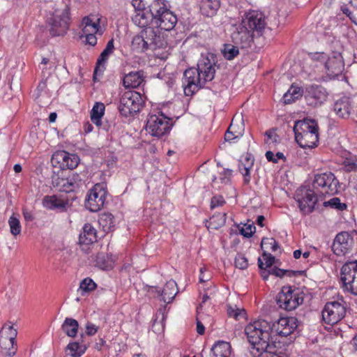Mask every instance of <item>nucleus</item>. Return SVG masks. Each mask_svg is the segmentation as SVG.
<instances>
[{
  "instance_id": "nucleus-1",
  "label": "nucleus",
  "mask_w": 357,
  "mask_h": 357,
  "mask_svg": "<svg viewBox=\"0 0 357 357\" xmlns=\"http://www.w3.org/2000/svg\"><path fill=\"white\" fill-rule=\"evenodd\" d=\"M298 327L295 317H280L271 324L264 319H259L248 324L245 333L250 344V352L253 357H261L264 351H272L274 347L273 333L280 336L291 335Z\"/></svg>"
},
{
  "instance_id": "nucleus-2",
  "label": "nucleus",
  "mask_w": 357,
  "mask_h": 357,
  "mask_svg": "<svg viewBox=\"0 0 357 357\" xmlns=\"http://www.w3.org/2000/svg\"><path fill=\"white\" fill-rule=\"evenodd\" d=\"M295 139L303 149H313L319 142V126L315 120L304 119L295 122Z\"/></svg>"
},
{
  "instance_id": "nucleus-3",
  "label": "nucleus",
  "mask_w": 357,
  "mask_h": 357,
  "mask_svg": "<svg viewBox=\"0 0 357 357\" xmlns=\"http://www.w3.org/2000/svg\"><path fill=\"white\" fill-rule=\"evenodd\" d=\"M167 45L163 36L159 33V30L149 27L143 29L140 34L134 36L132 40V48L137 52H144L150 49L165 47Z\"/></svg>"
},
{
  "instance_id": "nucleus-4",
  "label": "nucleus",
  "mask_w": 357,
  "mask_h": 357,
  "mask_svg": "<svg viewBox=\"0 0 357 357\" xmlns=\"http://www.w3.org/2000/svg\"><path fill=\"white\" fill-rule=\"evenodd\" d=\"M150 10L154 17V23L161 30L171 31L176 26L178 19L176 15L171 11L165 0H154L150 5Z\"/></svg>"
},
{
  "instance_id": "nucleus-5",
  "label": "nucleus",
  "mask_w": 357,
  "mask_h": 357,
  "mask_svg": "<svg viewBox=\"0 0 357 357\" xmlns=\"http://www.w3.org/2000/svg\"><path fill=\"white\" fill-rule=\"evenodd\" d=\"M303 293L294 286H284L276 298L278 306L287 311L297 308L303 302Z\"/></svg>"
},
{
  "instance_id": "nucleus-6",
  "label": "nucleus",
  "mask_w": 357,
  "mask_h": 357,
  "mask_svg": "<svg viewBox=\"0 0 357 357\" xmlns=\"http://www.w3.org/2000/svg\"><path fill=\"white\" fill-rule=\"evenodd\" d=\"M172 119L162 112L149 115L146 129L153 137H161L168 134L172 127Z\"/></svg>"
},
{
  "instance_id": "nucleus-7",
  "label": "nucleus",
  "mask_w": 357,
  "mask_h": 357,
  "mask_svg": "<svg viewBox=\"0 0 357 357\" xmlns=\"http://www.w3.org/2000/svg\"><path fill=\"white\" fill-rule=\"evenodd\" d=\"M49 31L52 36L66 34L70 24V8L66 6L63 10H55L47 20Z\"/></svg>"
},
{
  "instance_id": "nucleus-8",
  "label": "nucleus",
  "mask_w": 357,
  "mask_h": 357,
  "mask_svg": "<svg viewBox=\"0 0 357 357\" xmlns=\"http://www.w3.org/2000/svg\"><path fill=\"white\" fill-rule=\"evenodd\" d=\"M142 106L141 94L135 91H127L120 98L119 110L122 116L128 117L138 113Z\"/></svg>"
},
{
  "instance_id": "nucleus-9",
  "label": "nucleus",
  "mask_w": 357,
  "mask_h": 357,
  "mask_svg": "<svg viewBox=\"0 0 357 357\" xmlns=\"http://www.w3.org/2000/svg\"><path fill=\"white\" fill-rule=\"evenodd\" d=\"M17 331L10 323L5 324L0 330V347L6 356L13 357L17 350L16 337Z\"/></svg>"
},
{
  "instance_id": "nucleus-10",
  "label": "nucleus",
  "mask_w": 357,
  "mask_h": 357,
  "mask_svg": "<svg viewBox=\"0 0 357 357\" xmlns=\"http://www.w3.org/2000/svg\"><path fill=\"white\" fill-rule=\"evenodd\" d=\"M313 188L321 195H333L337 193L340 183L335 175L332 172H328L315 175Z\"/></svg>"
},
{
  "instance_id": "nucleus-11",
  "label": "nucleus",
  "mask_w": 357,
  "mask_h": 357,
  "mask_svg": "<svg viewBox=\"0 0 357 357\" xmlns=\"http://www.w3.org/2000/svg\"><path fill=\"white\" fill-rule=\"evenodd\" d=\"M341 281L344 291L357 295V261H349L342 266Z\"/></svg>"
},
{
  "instance_id": "nucleus-12",
  "label": "nucleus",
  "mask_w": 357,
  "mask_h": 357,
  "mask_svg": "<svg viewBox=\"0 0 357 357\" xmlns=\"http://www.w3.org/2000/svg\"><path fill=\"white\" fill-rule=\"evenodd\" d=\"M107 195L105 184L96 183L89 190L85 206L92 212L99 211L104 206Z\"/></svg>"
},
{
  "instance_id": "nucleus-13",
  "label": "nucleus",
  "mask_w": 357,
  "mask_h": 357,
  "mask_svg": "<svg viewBox=\"0 0 357 357\" xmlns=\"http://www.w3.org/2000/svg\"><path fill=\"white\" fill-rule=\"evenodd\" d=\"M346 307L338 301L328 302L322 310L323 321L333 326L340 321L346 315Z\"/></svg>"
},
{
  "instance_id": "nucleus-14",
  "label": "nucleus",
  "mask_w": 357,
  "mask_h": 357,
  "mask_svg": "<svg viewBox=\"0 0 357 357\" xmlns=\"http://www.w3.org/2000/svg\"><path fill=\"white\" fill-rule=\"evenodd\" d=\"M196 68H190L185 70L182 83L185 96H192L204 87V81L201 79Z\"/></svg>"
},
{
  "instance_id": "nucleus-15",
  "label": "nucleus",
  "mask_w": 357,
  "mask_h": 357,
  "mask_svg": "<svg viewBox=\"0 0 357 357\" xmlns=\"http://www.w3.org/2000/svg\"><path fill=\"white\" fill-rule=\"evenodd\" d=\"M82 178L79 174L73 173L68 177L56 176L52 178V185L60 192H73L82 185Z\"/></svg>"
},
{
  "instance_id": "nucleus-16",
  "label": "nucleus",
  "mask_w": 357,
  "mask_h": 357,
  "mask_svg": "<svg viewBox=\"0 0 357 357\" xmlns=\"http://www.w3.org/2000/svg\"><path fill=\"white\" fill-rule=\"evenodd\" d=\"M255 35L252 31L241 21V23L235 24L231 32V39L234 44L241 48L250 47L253 42Z\"/></svg>"
},
{
  "instance_id": "nucleus-17",
  "label": "nucleus",
  "mask_w": 357,
  "mask_h": 357,
  "mask_svg": "<svg viewBox=\"0 0 357 357\" xmlns=\"http://www.w3.org/2000/svg\"><path fill=\"white\" fill-rule=\"evenodd\" d=\"M242 21L254 35L256 33L259 36L266 26L264 15L257 10H250L247 13Z\"/></svg>"
},
{
  "instance_id": "nucleus-18",
  "label": "nucleus",
  "mask_w": 357,
  "mask_h": 357,
  "mask_svg": "<svg viewBox=\"0 0 357 357\" xmlns=\"http://www.w3.org/2000/svg\"><path fill=\"white\" fill-rule=\"evenodd\" d=\"M296 199L301 211L304 214L312 212L317 202L314 191L310 189L297 191Z\"/></svg>"
},
{
  "instance_id": "nucleus-19",
  "label": "nucleus",
  "mask_w": 357,
  "mask_h": 357,
  "mask_svg": "<svg viewBox=\"0 0 357 357\" xmlns=\"http://www.w3.org/2000/svg\"><path fill=\"white\" fill-rule=\"evenodd\" d=\"M328 93L321 85L312 84L306 87L305 98L308 105L317 107L327 99Z\"/></svg>"
},
{
  "instance_id": "nucleus-20",
  "label": "nucleus",
  "mask_w": 357,
  "mask_h": 357,
  "mask_svg": "<svg viewBox=\"0 0 357 357\" xmlns=\"http://www.w3.org/2000/svg\"><path fill=\"white\" fill-rule=\"evenodd\" d=\"M353 243L351 235L347 231H342L336 235L332 250L337 256H344L351 250Z\"/></svg>"
},
{
  "instance_id": "nucleus-21",
  "label": "nucleus",
  "mask_w": 357,
  "mask_h": 357,
  "mask_svg": "<svg viewBox=\"0 0 357 357\" xmlns=\"http://www.w3.org/2000/svg\"><path fill=\"white\" fill-rule=\"evenodd\" d=\"M344 63L340 52H333L328 55L327 61L324 64L326 74L330 77H337L344 70Z\"/></svg>"
},
{
  "instance_id": "nucleus-22",
  "label": "nucleus",
  "mask_w": 357,
  "mask_h": 357,
  "mask_svg": "<svg viewBox=\"0 0 357 357\" xmlns=\"http://www.w3.org/2000/svg\"><path fill=\"white\" fill-rule=\"evenodd\" d=\"M137 0H132V5L135 8V14L132 17V22L141 28H149V23L151 21L154 22V17L152 12L149 10L142 8L140 2L138 3V6L136 7Z\"/></svg>"
},
{
  "instance_id": "nucleus-23",
  "label": "nucleus",
  "mask_w": 357,
  "mask_h": 357,
  "mask_svg": "<svg viewBox=\"0 0 357 357\" xmlns=\"http://www.w3.org/2000/svg\"><path fill=\"white\" fill-rule=\"evenodd\" d=\"M196 69L199 72L201 79L204 81V85L214 78L215 73L214 63L208 57H202L199 59Z\"/></svg>"
},
{
  "instance_id": "nucleus-24",
  "label": "nucleus",
  "mask_w": 357,
  "mask_h": 357,
  "mask_svg": "<svg viewBox=\"0 0 357 357\" xmlns=\"http://www.w3.org/2000/svg\"><path fill=\"white\" fill-rule=\"evenodd\" d=\"M53 159L56 160L62 169H73L79 163V158L76 154L69 153L65 151L56 152L53 155Z\"/></svg>"
},
{
  "instance_id": "nucleus-25",
  "label": "nucleus",
  "mask_w": 357,
  "mask_h": 357,
  "mask_svg": "<svg viewBox=\"0 0 357 357\" xmlns=\"http://www.w3.org/2000/svg\"><path fill=\"white\" fill-rule=\"evenodd\" d=\"M100 18L97 15H91L84 17L82 21V34L98 33L102 35L103 31L100 27Z\"/></svg>"
},
{
  "instance_id": "nucleus-26",
  "label": "nucleus",
  "mask_w": 357,
  "mask_h": 357,
  "mask_svg": "<svg viewBox=\"0 0 357 357\" xmlns=\"http://www.w3.org/2000/svg\"><path fill=\"white\" fill-rule=\"evenodd\" d=\"M43 206L49 210L66 211L68 201L57 195H46L43 199Z\"/></svg>"
},
{
  "instance_id": "nucleus-27",
  "label": "nucleus",
  "mask_w": 357,
  "mask_h": 357,
  "mask_svg": "<svg viewBox=\"0 0 357 357\" xmlns=\"http://www.w3.org/2000/svg\"><path fill=\"white\" fill-rule=\"evenodd\" d=\"M199 6L203 16L213 17L220 7V0H200Z\"/></svg>"
},
{
  "instance_id": "nucleus-28",
  "label": "nucleus",
  "mask_w": 357,
  "mask_h": 357,
  "mask_svg": "<svg viewBox=\"0 0 357 357\" xmlns=\"http://www.w3.org/2000/svg\"><path fill=\"white\" fill-rule=\"evenodd\" d=\"M98 235L96 229L90 223H85L79 234V243L89 245L97 241Z\"/></svg>"
},
{
  "instance_id": "nucleus-29",
  "label": "nucleus",
  "mask_w": 357,
  "mask_h": 357,
  "mask_svg": "<svg viewBox=\"0 0 357 357\" xmlns=\"http://www.w3.org/2000/svg\"><path fill=\"white\" fill-rule=\"evenodd\" d=\"M144 82L143 71L130 72L123 79V85L126 88H137Z\"/></svg>"
},
{
  "instance_id": "nucleus-30",
  "label": "nucleus",
  "mask_w": 357,
  "mask_h": 357,
  "mask_svg": "<svg viewBox=\"0 0 357 357\" xmlns=\"http://www.w3.org/2000/svg\"><path fill=\"white\" fill-rule=\"evenodd\" d=\"M352 109L349 98L343 97L337 100L334 105V111L340 117L348 118Z\"/></svg>"
},
{
  "instance_id": "nucleus-31",
  "label": "nucleus",
  "mask_w": 357,
  "mask_h": 357,
  "mask_svg": "<svg viewBox=\"0 0 357 357\" xmlns=\"http://www.w3.org/2000/svg\"><path fill=\"white\" fill-rule=\"evenodd\" d=\"M254 165V159L250 155H245L240 160L238 165L239 172L243 176L244 184H248L250 182V170Z\"/></svg>"
},
{
  "instance_id": "nucleus-32",
  "label": "nucleus",
  "mask_w": 357,
  "mask_h": 357,
  "mask_svg": "<svg viewBox=\"0 0 357 357\" xmlns=\"http://www.w3.org/2000/svg\"><path fill=\"white\" fill-rule=\"evenodd\" d=\"M178 292L177 285L175 281L171 280L165 284L160 290V298L167 303H169Z\"/></svg>"
},
{
  "instance_id": "nucleus-33",
  "label": "nucleus",
  "mask_w": 357,
  "mask_h": 357,
  "mask_svg": "<svg viewBox=\"0 0 357 357\" xmlns=\"http://www.w3.org/2000/svg\"><path fill=\"white\" fill-rule=\"evenodd\" d=\"M114 50V40L111 39L108 41L107 43V45L105 48L103 50V51L101 52L100 55L99 56L97 62H96V66L94 70V74L97 73V71L102 68V70L105 69V63L109 59V56L112 54L113 51Z\"/></svg>"
},
{
  "instance_id": "nucleus-34",
  "label": "nucleus",
  "mask_w": 357,
  "mask_h": 357,
  "mask_svg": "<svg viewBox=\"0 0 357 357\" xmlns=\"http://www.w3.org/2000/svg\"><path fill=\"white\" fill-rule=\"evenodd\" d=\"M211 357H230L231 354V345L225 341H218L211 348Z\"/></svg>"
},
{
  "instance_id": "nucleus-35",
  "label": "nucleus",
  "mask_w": 357,
  "mask_h": 357,
  "mask_svg": "<svg viewBox=\"0 0 357 357\" xmlns=\"http://www.w3.org/2000/svg\"><path fill=\"white\" fill-rule=\"evenodd\" d=\"M98 223L100 227H102L104 232L109 233L113 231L114 229V217L110 213H103L99 217Z\"/></svg>"
},
{
  "instance_id": "nucleus-36",
  "label": "nucleus",
  "mask_w": 357,
  "mask_h": 357,
  "mask_svg": "<svg viewBox=\"0 0 357 357\" xmlns=\"http://www.w3.org/2000/svg\"><path fill=\"white\" fill-rule=\"evenodd\" d=\"M79 328V324L77 320L73 318H66L63 324L61 325V329L64 333L70 337H75L77 335Z\"/></svg>"
},
{
  "instance_id": "nucleus-37",
  "label": "nucleus",
  "mask_w": 357,
  "mask_h": 357,
  "mask_svg": "<svg viewBox=\"0 0 357 357\" xmlns=\"http://www.w3.org/2000/svg\"><path fill=\"white\" fill-rule=\"evenodd\" d=\"M280 142V137L276 132V129L272 128L266 131L264 144L266 149H275Z\"/></svg>"
},
{
  "instance_id": "nucleus-38",
  "label": "nucleus",
  "mask_w": 357,
  "mask_h": 357,
  "mask_svg": "<svg viewBox=\"0 0 357 357\" xmlns=\"http://www.w3.org/2000/svg\"><path fill=\"white\" fill-rule=\"evenodd\" d=\"M105 106L102 102H96L91 111V120L97 125L100 126L101 119L105 114Z\"/></svg>"
},
{
  "instance_id": "nucleus-39",
  "label": "nucleus",
  "mask_w": 357,
  "mask_h": 357,
  "mask_svg": "<svg viewBox=\"0 0 357 357\" xmlns=\"http://www.w3.org/2000/svg\"><path fill=\"white\" fill-rule=\"evenodd\" d=\"M303 95V90L299 86L292 85L284 94L283 100L285 104H291Z\"/></svg>"
},
{
  "instance_id": "nucleus-40",
  "label": "nucleus",
  "mask_w": 357,
  "mask_h": 357,
  "mask_svg": "<svg viewBox=\"0 0 357 357\" xmlns=\"http://www.w3.org/2000/svg\"><path fill=\"white\" fill-rule=\"evenodd\" d=\"M227 220L226 213H218L213 215L208 221V228L218 229L225 225Z\"/></svg>"
},
{
  "instance_id": "nucleus-41",
  "label": "nucleus",
  "mask_w": 357,
  "mask_h": 357,
  "mask_svg": "<svg viewBox=\"0 0 357 357\" xmlns=\"http://www.w3.org/2000/svg\"><path fill=\"white\" fill-rule=\"evenodd\" d=\"M237 125L231 121L227 132L225 134V139L229 142H233L236 139H238L243 135V128L237 129Z\"/></svg>"
},
{
  "instance_id": "nucleus-42",
  "label": "nucleus",
  "mask_w": 357,
  "mask_h": 357,
  "mask_svg": "<svg viewBox=\"0 0 357 357\" xmlns=\"http://www.w3.org/2000/svg\"><path fill=\"white\" fill-rule=\"evenodd\" d=\"M87 349V345L82 342H71L67 346V349L73 357H80Z\"/></svg>"
},
{
  "instance_id": "nucleus-43",
  "label": "nucleus",
  "mask_w": 357,
  "mask_h": 357,
  "mask_svg": "<svg viewBox=\"0 0 357 357\" xmlns=\"http://www.w3.org/2000/svg\"><path fill=\"white\" fill-rule=\"evenodd\" d=\"M349 3L354 8V10H350L347 5H342L341 10L352 22L357 24V0H350Z\"/></svg>"
},
{
  "instance_id": "nucleus-44",
  "label": "nucleus",
  "mask_w": 357,
  "mask_h": 357,
  "mask_svg": "<svg viewBox=\"0 0 357 357\" xmlns=\"http://www.w3.org/2000/svg\"><path fill=\"white\" fill-rule=\"evenodd\" d=\"M96 287V283L91 278H86L81 281L79 290L82 291L81 294L83 296L84 293H89L95 290Z\"/></svg>"
},
{
  "instance_id": "nucleus-45",
  "label": "nucleus",
  "mask_w": 357,
  "mask_h": 357,
  "mask_svg": "<svg viewBox=\"0 0 357 357\" xmlns=\"http://www.w3.org/2000/svg\"><path fill=\"white\" fill-rule=\"evenodd\" d=\"M222 54L227 60H232L239 53L238 48L231 44H225L222 50Z\"/></svg>"
},
{
  "instance_id": "nucleus-46",
  "label": "nucleus",
  "mask_w": 357,
  "mask_h": 357,
  "mask_svg": "<svg viewBox=\"0 0 357 357\" xmlns=\"http://www.w3.org/2000/svg\"><path fill=\"white\" fill-rule=\"evenodd\" d=\"M324 206L326 207L329 206L333 209H336L340 211L346 210L347 208V204L345 203L341 202L340 199L338 197H333L328 201L324 202Z\"/></svg>"
},
{
  "instance_id": "nucleus-47",
  "label": "nucleus",
  "mask_w": 357,
  "mask_h": 357,
  "mask_svg": "<svg viewBox=\"0 0 357 357\" xmlns=\"http://www.w3.org/2000/svg\"><path fill=\"white\" fill-rule=\"evenodd\" d=\"M8 225L10 227V233L13 235L17 236L20 234L21 225L18 218L14 215L10 216L8 220Z\"/></svg>"
},
{
  "instance_id": "nucleus-48",
  "label": "nucleus",
  "mask_w": 357,
  "mask_h": 357,
  "mask_svg": "<svg viewBox=\"0 0 357 357\" xmlns=\"http://www.w3.org/2000/svg\"><path fill=\"white\" fill-rule=\"evenodd\" d=\"M263 259L265 261L264 263L260 258L258 259L259 268L261 270H266V268L271 267L275 261V257L271 254L264 253L263 255Z\"/></svg>"
},
{
  "instance_id": "nucleus-49",
  "label": "nucleus",
  "mask_w": 357,
  "mask_h": 357,
  "mask_svg": "<svg viewBox=\"0 0 357 357\" xmlns=\"http://www.w3.org/2000/svg\"><path fill=\"white\" fill-rule=\"evenodd\" d=\"M265 156L268 162H271L273 163H278L279 160H282L283 162H285L287 160L286 157L282 152H278L276 154H274V153L271 150L266 152Z\"/></svg>"
},
{
  "instance_id": "nucleus-50",
  "label": "nucleus",
  "mask_w": 357,
  "mask_h": 357,
  "mask_svg": "<svg viewBox=\"0 0 357 357\" xmlns=\"http://www.w3.org/2000/svg\"><path fill=\"white\" fill-rule=\"evenodd\" d=\"M256 227L254 224H245L243 227H239V233L244 237H251L255 232Z\"/></svg>"
},
{
  "instance_id": "nucleus-51",
  "label": "nucleus",
  "mask_w": 357,
  "mask_h": 357,
  "mask_svg": "<svg viewBox=\"0 0 357 357\" xmlns=\"http://www.w3.org/2000/svg\"><path fill=\"white\" fill-rule=\"evenodd\" d=\"M234 264L236 268L242 270L247 268L248 266L247 258L241 254H238L236 257Z\"/></svg>"
},
{
  "instance_id": "nucleus-52",
  "label": "nucleus",
  "mask_w": 357,
  "mask_h": 357,
  "mask_svg": "<svg viewBox=\"0 0 357 357\" xmlns=\"http://www.w3.org/2000/svg\"><path fill=\"white\" fill-rule=\"evenodd\" d=\"M227 314L229 317H234L235 319H238L240 317L244 315L245 310L229 305L227 308Z\"/></svg>"
},
{
  "instance_id": "nucleus-53",
  "label": "nucleus",
  "mask_w": 357,
  "mask_h": 357,
  "mask_svg": "<svg viewBox=\"0 0 357 357\" xmlns=\"http://www.w3.org/2000/svg\"><path fill=\"white\" fill-rule=\"evenodd\" d=\"M271 274L275 275V276H278L280 278H282L284 275H288V276L291 277V276L295 275L296 272L292 271H289V270L281 269V268L275 267V268H272Z\"/></svg>"
},
{
  "instance_id": "nucleus-54",
  "label": "nucleus",
  "mask_w": 357,
  "mask_h": 357,
  "mask_svg": "<svg viewBox=\"0 0 357 357\" xmlns=\"http://www.w3.org/2000/svg\"><path fill=\"white\" fill-rule=\"evenodd\" d=\"M311 59L315 62H319L324 66L327 61L328 54L324 52H315L311 54Z\"/></svg>"
},
{
  "instance_id": "nucleus-55",
  "label": "nucleus",
  "mask_w": 357,
  "mask_h": 357,
  "mask_svg": "<svg viewBox=\"0 0 357 357\" xmlns=\"http://www.w3.org/2000/svg\"><path fill=\"white\" fill-rule=\"evenodd\" d=\"M226 203L224 197L221 195H215L211 198V208L213 209L216 207L222 206Z\"/></svg>"
},
{
  "instance_id": "nucleus-56",
  "label": "nucleus",
  "mask_w": 357,
  "mask_h": 357,
  "mask_svg": "<svg viewBox=\"0 0 357 357\" xmlns=\"http://www.w3.org/2000/svg\"><path fill=\"white\" fill-rule=\"evenodd\" d=\"M261 245H268L273 252H275L279 248L278 242L273 238H263L261 241Z\"/></svg>"
},
{
  "instance_id": "nucleus-57",
  "label": "nucleus",
  "mask_w": 357,
  "mask_h": 357,
  "mask_svg": "<svg viewBox=\"0 0 357 357\" xmlns=\"http://www.w3.org/2000/svg\"><path fill=\"white\" fill-rule=\"evenodd\" d=\"M54 66L53 63L48 58H42L41 62L39 65V68L42 70V73L45 74L47 70L52 69Z\"/></svg>"
},
{
  "instance_id": "nucleus-58",
  "label": "nucleus",
  "mask_w": 357,
  "mask_h": 357,
  "mask_svg": "<svg viewBox=\"0 0 357 357\" xmlns=\"http://www.w3.org/2000/svg\"><path fill=\"white\" fill-rule=\"evenodd\" d=\"M96 33H85L83 36L86 38V42L87 44L95 46L97 43V38L96 36Z\"/></svg>"
},
{
  "instance_id": "nucleus-59",
  "label": "nucleus",
  "mask_w": 357,
  "mask_h": 357,
  "mask_svg": "<svg viewBox=\"0 0 357 357\" xmlns=\"http://www.w3.org/2000/svg\"><path fill=\"white\" fill-rule=\"evenodd\" d=\"M147 293L149 296L154 298H160V289L156 287H148Z\"/></svg>"
},
{
  "instance_id": "nucleus-60",
  "label": "nucleus",
  "mask_w": 357,
  "mask_h": 357,
  "mask_svg": "<svg viewBox=\"0 0 357 357\" xmlns=\"http://www.w3.org/2000/svg\"><path fill=\"white\" fill-rule=\"evenodd\" d=\"M98 331V327L92 324V323H87L86 325V333L88 335H95Z\"/></svg>"
},
{
  "instance_id": "nucleus-61",
  "label": "nucleus",
  "mask_w": 357,
  "mask_h": 357,
  "mask_svg": "<svg viewBox=\"0 0 357 357\" xmlns=\"http://www.w3.org/2000/svg\"><path fill=\"white\" fill-rule=\"evenodd\" d=\"M96 263L100 268L105 269L107 266L105 264V256L102 254H98L96 257Z\"/></svg>"
},
{
  "instance_id": "nucleus-62",
  "label": "nucleus",
  "mask_w": 357,
  "mask_h": 357,
  "mask_svg": "<svg viewBox=\"0 0 357 357\" xmlns=\"http://www.w3.org/2000/svg\"><path fill=\"white\" fill-rule=\"evenodd\" d=\"M275 345L274 344V347L272 349V351H264V353L266 354V355L268 356V357H288L287 355L283 352H275Z\"/></svg>"
},
{
  "instance_id": "nucleus-63",
  "label": "nucleus",
  "mask_w": 357,
  "mask_h": 357,
  "mask_svg": "<svg viewBox=\"0 0 357 357\" xmlns=\"http://www.w3.org/2000/svg\"><path fill=\"white\" fill-rule=\"evenodd\" d=\"M205 271H206V268H204V267L200 268V269H199L200 273H199V282H205L209 280L210 277H209V275H206Z\"/></svg>"
},
{
  "instance_id": "nucleus-64",
  "label": "nucleus",
  "mask_w": 357,
  "mask_h": 357,
  "mask_svg": "<svg viewBox=\"0 0 357 357\" xmlns=\"http://www.w3.org/2000/svg\"><path fill=\"white\" fill-rule=\"evenodd\" d=\"M197 332L199 335H203L205 332V327L203 324L197 318Z\"/></svg>"
}]
</instances>
